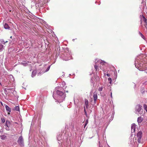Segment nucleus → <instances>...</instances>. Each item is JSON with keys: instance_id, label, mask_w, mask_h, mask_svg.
Instances as JSON below:
<instances>
[{"instance_id": "39448f33", "label": "nucleus", "mask_w": 147, "mask_h": 147, "mask_svg": "<svg viewBox=\"0 0 147 147\" xmlns=\"http://www.w3.org/2000/svg\"><path fill=\"white\" fill-rule=\"evenodd\" d=\"M93 97L94 104H96V100L98 98L97 93L96 91H95L94 92Z\"/></svg>"}, {"instance_id": "c9c22d12", "label": "nucleus", "mask_w": 147, "mask_h": 147, "mask_svg": "<svg viewBox=\"0 0 147 147\" xmlns=\"http://www.w3.org/2000/svg\"><path fill=\"white\" fill-rule=\"evenodd\" d=\"M111 94H112V93H111V96H112Z\"/></svg>"}, {"instance_id": "cd10ccee", "label": "nucleus", "mask_w": 147, "mask_h": 147, "mask_svg": "<svg viewBox=\"0 0 147 147\" xmlns=\"http://www.w3.org/2000/svg\"><path fill=\"white\" fill-rule=\"evenodd\" d=\"M87 124H85L84 125V128H85V127L87 125Z\"/></svg>"}, {"instance_id": "423d86ee", "label": "nucleus", "mask_w": 147, "mask_h": 147, "mask_svg": "<svg viewBox=\"0 0 147 147\" xmlns=\"http://www.w3.org/2000/svg\"><path fill=\"white\" fill-rule=\"evenodd\" d=\"M140 17L141 19V24L142 23V21H143L146 24L147 23V20L144 16L143 15H140Z\"/></svg>"}, {"instance_id": "ddd939ff", "label": "nucleus", "mask_w": 147, "mask_h": 147, "mask_svg": "<svg viewBox=\"0 0 147 147\" xmlns=\"http://www.w3.org/2000/svg\"><path fill=\"white\" fill-rule=\"evenodd\" d=\"M100 80V78L97 75L95 76H94V80L96 82H98Z\"/></svg>"}, {"instance_id": "f3484780", "label": "nucleus", "mask_w": 147, "mask_h": 147, "mask_svg": "<svg viewBox=\"0 0 147 147\" xmlns=\"http://www.w3.org/2000/svg\"><path fill=\"white\" fill-rule=\"evenodd\" d=\"M94 67L96 70V71H97V70H98V66L97 65L95 64L94 65Z\"/></svg>"}, {"instance_id": "c85d7f7f", "label": "nucleus", "mask_w": 147, "mask_h": 147, "mask_svg": "<svg viewBox=\"0 0 147 147\" xmlns=\"http://www.w3.org/2000/svg\"><path fill=\"white\" fill-rule=\"evenodd\" d=\"M107 75L108 76H110V75L109 74H107Z\"/></svg>"}, {"instance_id": "a878e982", "label": "nucleus", "mask_w": 147, "mask_h": 147, "mask_svg": "<svg viewBox=\"0 0 147 147\" xmlns=\"http://www.w3.org/2000/svg\"><path fill=\"white\" fill-rule=\"evenodd\" d=\"M3 46L2 45H0V50L2 48Z\"/></svg>"}, {"instance_id": "7ed1b4c3", "label": "nucleus", "mask_w": 147, "mask_h": 147, "mask_svg": "<svg viewBox=\"0 0 147 147\" xmlns=\"http://www.w3.org/2000/svg\"><path fill=\"white\" fill-rule=\"evenodd\" d=\"M135 64L136 67L138 69L141 67H143V64L140 63V61L138 58L135 60Z\"/></svg>"}, {"instance_id": "20e7f679", "label": "nucleus", "mask_w": 147, "mask_h": 147, "mask_svg": "<svg viewBox=\"0 0 147 147\" xmlns=\"http://www.w3.org/2000/svg\"><path fill=\"white\" fill-rule=\"evenodd\" d=\"M142 133L141 131H140L137 134V137L138 138V141L139 143L141 142V140L142 137Z\"/></svg>"}, {"instance_id": "1a4fd4ad", "label": "nucleus", "mask_w": 147, "mask_h": 147, "mask_svg": "<svg viewBox=\"0 0 147 147\" xmlns=\"http://www.w3.org/2000/svg\"><path fill=\"white\" fill-rule=\"evenodd\" d=\"M143 120V119L141 117H139L138 118L137 121L139 125L141 124V123L142 122Z\"/></svg>"}, {"instance_id": "6ab92c4d", "label": "nucleus", "mask_w": 147, "mask_h": 147, "mask_svg": "<svg viewBox=\"0 0 147 147\" xmlns=\"http://www.w3.org/2000/svg\"><path fill=\"white\" fill-rule=\"evenodd\" d=\"M139 34H140V36L142 37V38H143V39H144L145 38V37H144V36L140 32H139Z\"/></svg>"}, {"instance_id": "f03ea898", "label": "nucleus", "mask_w": 147, "mask_h": 147, "mask_svg": "<svg viewBox=\"0 0 147 147\" xmlns=\"http://www.w3.org/2000/svg\"><path fill=\"white\" fill-rule=\"evenodd\" d=\"M18 144L21 146H23L24 145V140L23 137L21 136L19 137L18 140Z\"/></svg>"}, {"instance_id": "aec40b11", "label": "nucleus", "mask_w": 147, "mask_h": 147, "mask_svg": "<svg viewBox=\"0 0 147 147\" xmlns=\"http://www.w3.org/2000/svg\"><path fill=\"white\" fill-rule=\"evenodd\" d=\"M103 89V88L102 87H99L98 89V90L99 91H101Z\"/></svg>"}, {"instance_id": "5701e85b", "label": "nucleus", "mask_w": 147, "mask_h": 147, "mask_svg": "<svg viewBox=\"0 0 147 147\" xmlns=\"http://www.w3.org/2000/svg\"><path fill=\"white\" fill-rule=\"evenodd\" d=\"M84 112L85 114V115L87 116V113H86V110L85 107H84Z\"/></svg>"}, {"instance_id": "c756f323", "label": "nucleus", "mask_w": 147, "mask_h": 147, "mask_svg": "<svg viewBox=\"0 0 147 147\" xmlns=\"http://www.w3.org/2000/svg\"><path fill=\"white\" fill-rule=\"evenodd\" d=\"M49 67H48V68L47 69V70H46V71H48V70H49Z\"/></svg>"}, {"instance_id": "7c9ffc66", "label": "nucleus", "mask_w": 147, "mask_h": 147, "mask_svg": "<svg viewBox=\"0 0 147 147\" xmlns=\"http://www.w3.org/2000/svg\"><path fill=\"white\" fill-rule=\"evenodd\" d=\"M139 70L140 71H143V70H142V69H141V68H140Z\"/></svg>"}, {"instance_id": "e433bc0d", "label": "nucleus", "mask_w": 147, "mask_h": 147, "mask_svg": "<svg viewBox=\"0 0 147 147\" xmlns=\"http://www.w3.org/2000/svg\"><path fill=\"white\" fill-rule=\"evenodd\" d=\"M145 25H146V24H145V25H144V26H145Z\"/></svg>"}, {"instance_id": "2f4dec72", "label": "nucleus", "mask_w": 147, "mask_h": 147, "mask_svg": "<svg viewBox=\"0 0 147 147\" xmlns=\"http://www.w3.org/2000/svg\"><path fill=\"white\" fill-rule=\"evenodd\" d=\"M1 102V105H3L2 102Z\"/></svg>"}, {"instance_id": "393cba45", "label": "nucleus", "mask_w": 147, "mask_h": 147, "mask_svg": "<svg viewBox=\"0 0 147 147\" xmlns=\"http://www.w3.org/2000/svg\"><path fill=\"white\" fill-rule=\"evenodd\" d=\"M88 123V119H87L85 121V124H87Z\"/></svg>"}, {"instance_id": "f704fd0d", "label": "nucleus", "mask_w": 147, "mask_h": 147, "mask_svg": "<svg viewBox=\"0 0 147 147\" xmlns=\"http://www.w3.org/2000/svg\"><path fill=\"white\" fill-rule=\"evenodd\" d=\"M12 36H11L10 38H11Z\"/></svg>"}, {"instance_id": "2eb2a0df", "label": "nucleus", "mask_w": 147, "mask_h": 147, "mask_svg": "<svg viewBox=\"0 0 147 147\" xmlns=\"http://www.w3.org/2000/svg\"><path fill=\"white\" fill-rule=\"evenodd\" d=\"M4 28L6 29H9V26L8 24L6 23H5L4 24Z\"/></svg>"}, {"instance_id": "9b49d317", "label": "nucleus", "mask_w": 147, "mask_h": 147, "mask_svg": "<svg viewBox=\"0 0 147 147\" xmlns=\"http://www.w3.org/2000/svg\"><path fill=\"white\" fill-rule=\"evenodd\" d=\"M5 108L6 109V110L8 112V114H10V113L11 112V108L9 107L7 105H6L5 106Z\"/></svg>"}, {"instance_id": "0eeeda50", "label": "nucleus", "mask_w": 147, "mask_h": 147, "mask_svg": "<svg viewBox=\"0 0 147 147\" xmlns=\"http://www.w3.org/2000/svg\"><path fill=\"white\" fill-rule=\"evenodd\" d=\"M5 125L7 127H5L7 131L9 130V127L10 126V121H6Z\"/></svg>"}, {"instance_id": "dca6fc26", "label": "nucleus", "mask_w": 147, "mask_h": 147, "mask_svg": "<svg viewBox=\"0 0 147 147\" xmlns=\"http://www.w3.org/2000/svg\"><path fill=\"white\" fill-rule=\"evenodd\" d=\"M20 109L19 107L18 106H16L14 108V110L19 111Z\"/></svg>"}, {"instance_id": "72a5a7b5", "label": "nucleus", "mask_w": 147, "mask_h": 147, "mask_svg": "<svg viewBox=\"0 0 147 147\" xmlns=\"http://www.w3.org/2000/svg\"><path fill=\"white\" fill-rule=\"evenodd\" d=\"M92 101H93V100H91V102H92Z\"/></svg>"}, {"instance_id": "bb28decb", "label": "nucleus", "mask_w": 147, "mask_h": 147, "mask_svg": "<svg viewBox=\"0 0 147 147\" xmlns=\"http://www.w3.org/2000/svg\"><path fill=\"white\" fill-rule=\"evenodd\" d=\"M12 89L11 88H7V89L8 90H10L11 89Z\"/></svg>"}, {"instance_id": "9d476101", "label": "nucleus", "mask_w": 147, "mask_h": 147, "mask_svg": "<svg viewBox=\"0 0 147 147\" xmlns=\"http://www.w3.org/2000/svg\"><path fill=\"white\" fill-rule=\"evenodd\" d=\"M56 93L57 94L60 96H62L64 94L63 92L58 90L57 91Z\"/></svg>"}, {"instance_id": "b1692460", "label": "nucleus", "mask_w": 147, "mask_h": 147, "mask_svg": "<svg viewBox=\"0 0 147 147\" xmlns=\"http://www.w3.org/2000/svg\"><path fill=\"white\" fill-rule=\"evenodd\" d=\"M108 80L110 82V83H111L112 82V80L111 78H109L108 79Z\"/></svg>"}, {"instance_id": "4468645a", "label": "nucleus", "mask_w": 147, "mask_h": 147, "mask_svg": "<svg viewBox=\"0 0 147 147\" xmlns=\"http://www.w3.org/2000/svg\"><path fill=\"white\" fill-rule=\"evenodd\" d=\"M0 138L1 139L4 140L6 139V137L4 135H2L0 136Z\"/></svg>"}, {"instance_id": "412c9836", "label": "nucleus", "mask_w": 147, "mask_h": 147, "mask_svg": "<svg viewBox=\"0 0 147 147\" xmlns=\"http://www.w3.org/2000/svg\"><path fill=\"white\" fill-rule=\"evenodd\" d=\"M132 136H131V138H131V139L130 140V142H131V144H132V142H133V141H134V140L133 139H132L131 138H132Z\"/></svg>"}, {"instance_id": "4be33fe9", "label": "nucleus", "mask_w": 147, "mask_h": 147, "mask_svg": "<svg viewBox=\"0 0 147 147\" xmlns=\"http://www.w3.org/2000/svg\"><path fill=\"white\" fill-rule=\"evenodd\" d=\"M1 121L3 123H4L5 122V120L4 118H1Z\"/></svg>"}, {"instance_id": "6e6552de", "label": "nucleus", "mask_w": 147, "mask_h": 147, "mask_svg": "<svg viewBox=\"0 0 147 147\" xmlns=\"http://www.w3.org/2000/svg\"><path fill=\"white\" fill-rule=\"evenodd\" d=\"M136 125L135 124L133 123L131 126V132L132 133H134L135 131Z\"/></svg>"}, {"instance_id": "f8f14e48", "label": "nucleus", "mask_w": 147, "mask_h": 147, "mask_svg": "<svg viewBox=\"0 0 147 147\" xmlns=\"http://www.w3.org/2000/svg\"><path fill=\"white\" fill-rule=\"evenodd\" d=\"M84 101L86 107V109H87L88 106V101L86 99H85Z\"/></svg>"}, {"instance_id": "473e14b6", "label": "nucleus", "mask_w": 147, "mask_h": 147, "mask_svg": "<svg viewBox=\"0 0 147 147\" xmlns=\"http://www.w3.org/2000/svg\"><path fill=\"white\" fill-rule=\"evenodd\" d=\"M100 63H102V65H103V64H104L103 63V62H100Z\"/></svg>"}, {"instance_id": "a211bd4d", "label": "nucleus", "mask_w": 147, "mask_h": 147, "mask_svg": "<svg viewBox=\"0 0 147 147\" xmlns=\"http://www.w3.org/2000/svg\"><path fill=\"white\" fill-rule=\"evenodd\" d=\"M144 108L145 109L146 111L147 112V105L146 104H144Z\"/></svg>"}, {"instance_id": "f257e3e1", "label": "nucleus", "mask_w": 147, "mask_h": 147, "mask_svg": "<svg viewBox=\"0 0 147 147\" xmlns=\"http://www.w3.org/2000/svg\"><path fill=\"white\" fill-rule=\"evenodd\" d=\"M142 106L140 105H138L136 106L135 108L136 113L137 114L140 113L141 112H142Z\"/></svg>"}]
</instances>
